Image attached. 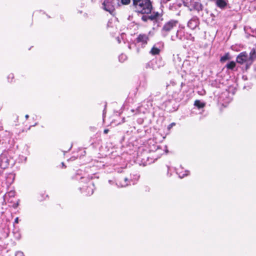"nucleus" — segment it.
Instances as JSON below:
<instances>
[{"label":"nucleus","mask_w":256,"mask_h":256,"mask_svg":"<svg viewBox=\"0 0 256 256\" xmlns=\"http://www.w3.org/2000/svg\"><path fill=\"white\" fill-rule=\"evenodd\" d=\"M16 256H24V254L22 252L18 251L16 253Z\"/></svg>","instance_id":"13"},{"label":"nucleus","mask_w":256,"mask_h":256,"mask_svg":"<svg viewBox=\"0 0 256 256\" xmlns=\"http://www.w3.org/2000/svg\"><path fill=\"white\" fill-rule=\"evenodd\" d=\"M255 59H256V52L254 50H252L249 54L246 52L240 54L236 58V62L240 64H246L248 66L252 64Z\"/></svg>","instance_id":"2"},{"label":"nucleus","mask_w":256,"mask_h":256,"mask_svg":"<svg viewBox=\"0 0 256 256\" xmlns=\"http://www.w3.org/2000/svg\"><path fill=\"white\" fill-rule=\"evenodd\" d=\"M128 180L127 178H124L120 182L119 185L122 187H124L128 186V183H126V181Z\"/></svg>","instance_id":"11"},{"label":"nucleus","mask_w":256,"mask_h":256,"mask_svg":"<svg viewBox=\"0 0 256 256\" xmlns=\"http://www.w3.org/2000/svg\"><path fill=\"white\" fill-rule=\"evenodd\" d=\"M142 19L144 20H146V18H145V16H143L142 17Z\"/></svg>","instance_id":"19"},{"label":"nucleus","mask_w":256,"mask_h":256,"mask_svg":"<svg viewBox=\"0 0 256 256\" xmlns=\"http://www.w3.org/2000/svg\"><path fill=\"white\" fill-rule=\"evenodd\" d=\"M177 22L176 20H170L166 23L162 28V30L168 32L174 26L176 25Z\"/></svg>","instance_id":"5"},{"label":"nucleus","mask_w":256,"mask_h":256,"mask_svg":"<svg viewBox=\"0 0 256 256\" xmlns=\"http://www.w3.org/2000/svg\"><path fill=\"white\" fill-rule=\"evenodd\" d=\"M114 0H106L103 3L104 9L113 14L115 9Z\"/></svg>","instance_id":"3"},{"label":"nucleus","mask_w":256,"mask_h":256,"mask_svg":"<svg viewBox=\"0 0 256 256\" xmlns=\"http://www.w3.org/2000/svg\"><path fill=\"white\" fill-rule=\"evenodd\" d=\"M28 118V114H26V118Z\"/></svg>","instance_id":"20"},{"label":"nucleus","mask_w":256,"mask_h":256,"mask_svg":"<svg viewBox=\"0 0 256 256\" xmlns=\"http://www.w3.org/2000/svg\"><path fill=\"white\" fill-rule=\"evenodd\" d=\"M14 222H15L16 223H18V218H16L15 219V220H14Z\"/></svg>","instance_id":"16"},{"label":"nucleus","mask_w":256,"mask_h":256,"mask_svg":"<svg viewBox=\"0 0 256 256\" xmlns=\"http://www.w3.org/2000/svg\"><path fill=\"white\" fill-rule=\"evenodd\" d=\"M9 161L8 157L4 154H2L0 156V167L4 169L8 167Z\"/></svg>","instance_id":"4"},{"label":"nucleus","mask_w":256,"mask_h":256,"mask_svg":"<svg viewBox=\"0 0 256 256\" xmlns=\"http://www.w3.org/2000/svg\"><path fill=\"white\" fill-rule=\"evenodd\" d=\"M194 106L198 107V108H202L204 106V104L200 102V100H196L194 102Z\"/></svg>","instance_id":"9"},{"label":"nucleus","mask_w":256,"mask_h":256,"mask_svg":"<svg viewBox=\"0 0 256 256\" xmlns=\"http://www.w3.org/2000/svg\"><path fill=\"white\" fill-rule=\"evenodd\" d=\"M236 66L234 62L232 61L226 64V68L228 69H233Z\"/></svg>","instance_id":"8"},{"label":"nucleus","mask_w":256,"mask_h":256,"mask_svg":"<svg viewBox=\"0 0 256 256\" xmlns=\"http://www.w3.org/2000/svg\"><path fill=\"white\" fill-rule=\"evenodd\" d=\"M174 125V123H172V124L170 125L169 126V128H170L172 126Z\"/></svg>","instance_id":"18"},{"label":"nucleus","mask_w":256,"mask_h":256,"mask_svg":"<svg viewBox=\"0 0 256 256\" xmlns=\"http://www.w3.org/2000/svg\"><path fill=\"white\" fill-rule=\"evenodd\" d=\"M137 40L138 42H142L144 44H146L148 40V38L145 34H140L137 38Z\"/></svg>","instance_id":"6"},{"label":"nucleus","mask_w":256,"mask_h":256,"mask_svg":"<svg viewBox=\"0 0 256 256\" xmlns=\"http://www.w3.org/2000/svg\"><path fill=\"white\" fill-rule=\"evenodd\" d=\"M159 52L160 50L158 48L155 47H153L150 50V53L152 54H157L159 53Z\"/></svg>","instance_id":"10"},{"label":"nucleus","mask_w":256,"mask_h":256,"mask_svg":"<svg viewBox=\"0 0 256 256\" xmlns=\"http://www.w3.org/2000/svg\"><path fill=\"white\" fill-rule=\"evenodd\" d=\"M133 5L136 12L141 14H149L152 6L150 0H132Z\"/></svg>","instance_id":"1"},{"label":"nucleus","mask_w":256,"mask_h":256,"mask_svg":"<svg viewBox=\"0 0 256 256\" xmlns=\"http://www.w3.org/2000/svg\"><path fill=\"white\" fill-rule=\"evenodd\" d=\"M216 6L220 8H223L227 4V0H214Z\"/></svg>","instance_id":"7"},{"label":"nucleus","mask_w":256,"mask_h":256,"mask_svg":"<svg viewBox=\"0 0 256 256\" xmlns=\"http://www.w3.org/2000/svg\"><path fill=\"white\" fill-rule=\"evenodd\" d=\"M122 4H127L130 2V0H122Z\"/></svg>","instance_id":"14"},{"label":"nucleus","mask_w":256,"mask_h":256,"mask_svg":"<svg viewBox=\"0 0 256 256\" xmlns=\"http://www.w3.org/2000/svg\"><path fill=\"white\" fill-rule=\"evenodd\" d=\"M188 174V172H186V173L185 174H183L182 176H181L180 174H179V176L180 178H182L184 176H187Z\"/></svg>","instance_id":"15"},{"label":"nucleus","mask_w":256,"mask_h":256,"mask_svg":"<svg viewBox=\"0 0 256 256\" xmlns=\"http://www.w3.org/2000/svg\"><path fill=\"white\" fill-rule=\"evenodd\" d=\"M230 58L229 57V54H226V55L223 56L220 58V61L222 62H225L227 60H229Z\"/></svg>","instance_id":"12"},{"label":"nucleus","mask_w":256,"mask_h":256,"mask_svg":"<svg viewBox=\"0 0 256 256\" xmlns=\"http://www.w3.org/2000/svg\"><path fill=\"white\" fill-rule=\"evenodd\" d=\"M108 132V130L107 129L104 130V134H107Z\"/></svg>","instance_id":"17"}]
</instances>
